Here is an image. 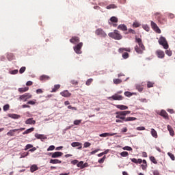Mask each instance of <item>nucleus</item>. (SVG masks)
Returning <instances> with one entry per match:
<instances>
[{
	"instance_id": "1",
	"label": "nucleus",
	"mask_w": 175,
	"mask_h": 175,
	"mask_svg": "<svg viewBox=\"0 0 175 175\" xmlns=\"http://www.w3.org/2000/svg\"><path fill=\"white\" fill-rule=\"evenodd\" d=\"M135 41L137 43H138L139 46H135V51L137 54H142L143 51L146 50V47L144 46V44H143V42L142 41V39L140 38H135Z\"/></svg>"
},
{
	"instance_id": "2",
	"label": "nucleus",
	"mask_w": 175,
	"mask_h": 175,
	"mask_svg": "<svg viewBox=\"0 0 175 175\" xmlns=\"http://www.w3.org/2000/svg\"><path fill=\"white\" fill-rule=\"evenodd\" d=\"M108 36L112 39H115V40H121V39H122V36L118 30H114L113 32L109 33Z\"/></svg>"
},
{
	"instance_id": "3",
	"label": "nucleus",
	"mask_w": 175,
	"mask_h": 175,
	"mask_svg": "<svg viewBox=\"0 0 175 175\" xmlns=\"http://www.w3.org/2000/svg\"><path fill=\"white\" fill-rule=\"evenodd\" d=\"M159 43L161 46H163V49L167 50L169 49V44H167V41H166V38L165 37H161L159 39Z\"/></svg>"
},
{
	"instance_id": "4",
	"label": "nucleus",
	"mask_w": 175,
	"mask_h": 175,
	"mask_svg": "<svg viewBox=\"0 0 175 175\" xmlns=\"http://www.w3.org/2000/svg\"><path fill=\"white\" fill-rule=\"evenodd\" d=\"M32 95L29 93H25L23 95H21L18 98V100H23V102H27L28 99H31Z\"/></svg>"
},
{
	"instance_id": "5",
	"label": "nucleus",
	"mask_w": 175,
	"mask_h": 175,
	"mask_svg": "<svg viewBox=\"0 0 175 175\" xmlns=\"http://www.w3.org/2000/svg\"><path fill=\"white\" fill-rule=\"evenodd\" d=\"M81 47H83V42H79L73 47L74 51L76 54H81Z\"/></svg>"
},
{
	"instance_id": "6",
	"label": "nucleus",
	"mask_w": 175,
	"mask_h": 175,
	"mask_svg": "<svg viewBox=\"0 0 175 175\" xmlns=\"http://www.w3.org/2000/svg\"><path fill=\"white\" fill-rule=\"evenodd\" d=\"M108 99L109 100H122L124 97L121 95H119L118 94H115L113 96L108 97Z\"/></svg>"
},
{
	"instance_id": "7",
	"label": "nucleus",
	"mask_w": 175,
	"mask_h": 175,
	"mask_svg": "<svg viewBox=\"0 0 175 175\" xmlns=\"http://www.w3.org/2000/svg\"><path fill=\"white\" fill-rule=\"evenodd\" d=\"M96 35L100 36V38H106L107 34L101 28L97 29L95 31Z\"/></svg>"
},
{
	"instance_id": "8",
	"label": "nucleus",
	"mask_w": 175,
	"mask_h": 175,
	"mask_svg": "<svg viewBox=\"0 0 175 175\" xmlns=\"http://www.w3.org/2000/svg\"><path fill=\"white\" fill-rule=\"evenodd\" d=\"M150 25L152 28V29L157 32V33H161V29L158 27L157 23H155L154 21L150 22Z\"/></svg>"
},
{
	"instance_id": "9",
	"label": "nucleus",
	"mask_w": 175,
	"mask_h": 175,
	"mask_svg": "<svg viewBox=\"0 0 175 175\" xmlns=\"http://www.w3.org/2000/svg\"><path fill=\"white\" fill-rule=\"evenodd\" d=\"M116 118H119V120H122V121H125L126 118L123 111H118L116 113Z\"/></svg>"
},
{
	"instance_id": "10",
	"label": "nucleus",
	"mask_w": 175,
	"mask_h": 175,
	"mask_svg": "<svg viewBox=\"0 0 175 175\" xmlns=\"http://www.w3.org/2000/svg\"><path fill=\"white\" fill-rule=\"evenodd\" d=\"M155 54L157 55L158 58H165V52H163L162 50L159 49L156 51Z\"/></svg>"
},
{
	"instance_id": "11",
	"label": "nucleus",
	"mask_w": 175,
	"mask_h": 175,
	"mask_svg": "<svg viewBox=\"0 0 175 175\" xmlns=\"http://www.w3.org/2000/svg\"><path fill=\"white\" fill-rule=\"evenodd\" d=\"M51 155V158H59V157H62L64 153L62 152H55L53 153H50Z\"/></svg>"
},
{
	"instance_id": "12",
	"label": "nucleus",
	"mask_w": 175,
	"mask_h": 175,
	"mask_svg": "<svg viewBox=\"0 0 175 175\" xmlns=\"http://www.w3.org/2000/svg\"><path fill=\"white\" fill-rule=\"evenodd\" d=\"M70 43H72L73 44H76L80 42V38L77 36H73L72 38L70 40Z\"/></svg>"
},
{
	"instance_id": "13",
	"label": "nucleus",
	"mask_w": 175,
	"mask_h": 175,
	"mask_svg": "<svg viewBox=\"0 0 175 175\" xmlns=\"http://www.w3.org/2000/svg\"><path fill=\"white\" fill-rule=\"evenodd\" d=\"M25 124L27 125H35V124H36V121L34 120L33 118H30L25 121Z\"/></svg>"
},
{
	"instance_id": "14",
	"label": "nucleus",
	"mask_w": 175,
	"mask_h": 175,
	"mask_svg": "<svg viewBox=\"0 0 175 175\" xmlns=\"http://www.w3.org/2000/svg\"><path fill=\"white\" fill-rule=\"evenodd\" d=\"M60 95H62V96H64V98H69L72 95V94L68 90H64L60 93Z\"/></svg>"
},
{
	"instance_id": "15",
	"label": "nucleus",
	"mask_w": 175,
	"mask_h": 175,
	"mask_svg": "<svg viewBox=\"0 0 175 175\" xmlns=\"http://www.w3.org/2000/svg\"><path fill=\"white\" fill-rule=\"evenodd\" d=\"M160 116L161 117H163L165 120H169V115L167 114V112L166 111L162 109L160 112Z\"/></svg>"
},
{
	"instance_id": "16",
	"label": "nucleus",
	"mask_w": 175,
	"mask_h": 175,
	"mask_svg": "<svg viewBox=\"0 0 175 175\" xmlns=\"http://www.w3.org/2000/svg\"><path fill=\"white\" fill-rule=\"evenodd\" d=\"M117 135V133H104L100 134V137H107V136H114Z\"/></svg>"
},
{
	"instance_id": "17",
	"label": "nucleus",
	"mask_w": 175,
	"mask_h": 175,
	"mask_svg": "<svg viewBox=\"0 0 175 175\" xmlns=\"http://www.w3.org/2000/svg\"><path fill=\"white\" fill-rule=\"evenodd\" d=\"M115 107L120 109V110H126L128 109V106L124 105H116Z\"/></svg>"
},
{
	"instance_id": "18",
	"label": "nucleus",
	"mask_w": 175,
	"mask_h": 175,
	"mask_svg": "<svg viewBox=\"0 0 175 175\" xmlns=\"http://www.w3.org/2000/svg\"><path fill=\"white\" fill-rule=\"evenodd\" d=\"M40 81H47V80H50V77L49 75H41L40 77Z\"/></svg>"
},
{
	"instance_id": "19",
	"label": "nucleus",
	"mask_w": 175,
	"mask_h": 175,
	"mask_svg": "<svg viewBox=\"0 0 175 175\" xmlns=\"http://www.w3.org/2000/svg\"><path fill=\"white\" fill-rule=\"evenodd\" d=\"M71 146H72V147H79L78 150H81V148L83 147V146H81V143H80V142H72L71 144Z\"/></svg>"
},
{
	"instance_id": "20",
	"label": "nucleus",
	"mask_w": 175,
	"mask_h": 175,
	"mask_svg": "<svg viewBox=\"0 0 175 175\" xmlns=\"http://www.w3.org/2000/svg\"><path fill=\"white\" fill-rule=\"evenodd\" d=\"M36 170H39V167L36 165H33L30 167V172L31 173H33L34 172H36Z\"/></svg>"
},
{
	"instance_id": "21",
	"label": "nucleus",
	"mask_w": 175,
	"mask_h": 175,
	"mask_svg": "<svg viewBox=\"0 0 175 175\" xmlns=\"http://www.w3.org/2000/svg\"><path fill=\"white\" fill-rule=\"evenodd\" d=\"M152 136L154 137V139H158V133H157V131L154 129H151V132H150Z\"/></svg>"
},
{
	"instance_id": "22",
	"label": "nucleus",
	"mask_w": 175,
	"mask_h": 175,
	"mask_svg": "<svg viewBox=\"0 0 175 175\" xmlns=\"http://www.w3.org/2000/svg\"><path fill=\"white\" fill-rule=\"evenodd\" d=\"M167 130L170 132V136H174V130H173V128H172V126L167 125Z\"/></svg>"
},
{
	"instance_id": "23",
	"label": "nucleus",
	"mask_w": 175,
	"mask_h": 175,
	"mask_svg": "<svg viewBox=\"0 0 175 175\" xmlns=\"http://www.w3.org/2000/svg\"><path fill=\"white\" fill-rule=\"evenodd\" d=\"M35 137H36V139H41V140H44V139H47L46 137L44 136L42 134H38V133L35 134Z\"/></svg>"
},
{
	"instance_id": "24",
	"label": "nucleus",
	"mask_w": 175,
	"mask_h": 175,
	"mask_svg": "<svg viewBox=\"0 0 175 175\" xmlns=\"http://www.w3.org/2000/svg\"><path fill=\"white\" fill-rule=\"evenodd\" d=\"M28 90H29V88L26 87V88H21L18 89V92H20L21 94H23V92H27V91H28Z\"/></svg>"
},
{
	"instance_id": "25",
	"label": "nucleus",
	"mask_w": 175,
	"mask_h": 175,
	"mask_svg": "<svg viewBox=\"0 0 175 175\" xmlns=\"http://www.w3.org/2000/svg\"><path fill=\"white\" fill-rule=\"evenodd\" d=\"M124 51H127L128 53H131V48H120L118 49L119 53H123Z\"/></svg>"
},
{
	"instance_id": "26",
	"label": "nucleus",
	"mask_w": 175,
	"mask_h": 175,
	"mask_svg": "<svg viewBox=\"0 0 175 175\" xmlns=\"http://www.w3.org/2000/svg\"><path fill=\"white\" fill-rule=\"evenodd\" d=\"M131 162H133V163H142L143 160L142 159H131Z\"/></svg>"
},
{
	"instance_id": "27",
	"label": "nucleus",
	"mask_w": 175,
	"mask_h": 175,
	"mask_svg": "<svg viewBox=\"0 0 175 175\" xmlns=\"http://www.w3.org/2000/svg\"><path fill=\"white\" fill-rule=\"evenodd\" d=\"M118 29H120V31H127L128 28L126 27V25H120L118 27Z\"/></svg>"
},
{
	"instance_id": "28",
	"label": "nucleus",
	"mask_w": 175,
	"mask_h": 175,
	"mask_svg": "<svg viewBox=\"0 0 175 175\" xmlns=\"http://www.w3.org/2000/svg\"><path fill=\"white\" fill-rule=\"evenodd\" d=\"M50 163H53V165H56L57 163H62V161L59 159H51Z\"/></svg>"
},
{
	"instance_id": "29",
	"label": "nucleus",
	"mask_w": 175,
	"mask_h": 175,
	"mask_svg": "<svg viewBox=\"0 0 175 175\" xmlns=\"http://www.w3.org/2000/svg\"><path fill=\"white\" fill-rule=\"evenodd\" d=\"M61 88V85H55L51 92H57Z\"/></svg>"
},
{
	"instance_id": "30",
	"label": "nucleus",
	"mask_w": 175,
	"mask_h": 175,
	"mask_svg": "<svg viewBox=\"0 0 175 175\" xmlns=\"http://www.w3.org/2000/svg\"><path fill=\"white\" fill-rule=\"evenodd\" d=\"M35 131V129L31 127L30 129H27L25 132L23 133V135H28V133H31V132H33Z\"/></svg>"
},
{
	"instance_id": "31",
	"label": "nucleus",
	"mask_w": 175,
	"mask_h": 175,
	"mask_svg": "<svg viewBox=\"0 0 175 175\" xmlns=\"http://www.w3.org/2000/svg\"><path fill=\"white\" fill-rule=\"evenodd\" d=\"M17 131H18V129H13V130H10L8 133V136H14V133L17 132Z\"/></svg>"
},
{
	"instance_id": "32",
	"label": "nucleus",
	"mask_w": 175,
	"mask_h": 175,
	"mask_svg": "<svg viewBox=\"0 0 175 175\" xmlns=\"http://www.w3.org/2000/svg\"><path fill=\"white\" fill-rule=\"evenodd\" d=\"M142 165H141L142 166V170H146V169H147V161L146 160H142Z\"/></svg>"
},
{
	"instance_id": "33",
	"label": "nucleus",
	"mask_w": 175,
	"mask_h": 175,
	"mask_svg": "<svg viewBox=\"0 0 175 175\" xmlns=\"http://www.w3.org/2000/svg\"><path fill=\"white\" fill-rule=\"evenodd\" d=\"M136 120H137V118L135 117H128V118H126L124 121L127 122L128 121H136Z\"/></svg>"
},
{
	"instance_id": "34",
	"label": "nucleus",
	"mask_w": 175,
	"mask_h": 175,
	"mask_svg": "<svg viewBox=\"0 0 175 175\" xmlns=\"http://www.w3.org/2000/svg\"><path fill=\"white\" fill-rule=\"evenodd\" d=\"M77 166L78 167H81V169H84V167H85V165H84V161H80L77 163Z\"/></svg>"
},
{
	"instance_id": "35",
	"label": "nucleus",
	"mask_w": 175,
	"mask_h": 175,
	"mask_svg": "<svg viewBox=\"0 0 175 175\" xmlns=\"http://www.w3.org/2000/svg\"><path fill=\"white\" fill-rule=\"evenodd\" d=\"M106 9H117V5L116 4H110L106 7Z\"/></svg>"
},
{
	"instance_id": "36",
	"label": "nucleus",
	"mask_w": 175,
	"mask_h": 175,
	"mask_svg": "<svg viewBox=\"0 0 175 175\" xmlns=\"http://www.w3.org/2000/svg\"><path fill=\"white\" fill-rule=\"evenodd\" d=\"M113 83H114V84H116V85L121 84V83H122V80H121L120 79H114Z\"/></svg>"
},
{
	"instance_id": "37",
	"label": "nucleus",
	"mask_w": 175,
	"mask_h": 175,
	"mask_svg": "<svg viewBox=\"0 0 175 175\" xmlns=\"http://www.w3.org/2000/svg\"><path fill=\"white\" fill-rule=\"evenodd\" d=\"M150 159L151 162L154 163V165H157V163H158V161H157V159H155V157L154 156H151L150 157Z\"/></svg>"
},
{
	"instance_id": "38",
	"label": "nucleus",
	"mask_w": 175,
	"mask_h": 175,
	"mask_svg": "<svg viewBox=\"0 0 175 175\" xmlns=\"http://www.w3.org/2000/svg\"><path fill=\"white\" fill-rule=\"evenodd\" d=\"M122 58H124V59H128V58H129V53H128L127 52H124L122 55Z\"/></svg>"
},
{
	"instance_id": "39",
	"label": "nucleus",
	"mask_w": 175,
	"mask_h": 175,
	"mask_svg": "<svg viewBox=\"0 0 175 175\" xmlns=\"http://www.w3.org/2000/svg\"><path fill=\"white\" fill-rule=\"evenodd\" d=\"M110 21H111V23H118V18L116 16H112L110 18Z\"/></svg>"
},
{
	"instance_id": "40",
	"label": "nucleus",
	"mask_w": 175,
	"mask_h": 175,
	"mask_svg": "<svg viewBox=\"0 0 175 175\" xmlns=\"http://www.w3.org/2000/svg\"><path fill=\"white\" fill-rule=\"evenodd\" d=\"M92 81H94V79L92 78L88 79L85 82L86 85H91Z\"/></svg>"
},
{
	"instance_id": "41",
	"label": "nucleus",
	"mask_w": 175,
	"mask_h": 175,
	"mask_svg": "<svg viewBox=\"0 0 175 175\" xmlns=\"http://www.w3.org/2000/svg\"><path fill=\"white\" fill-rule=\"evenodd\" d=\"M136 89L139 91V92H142V91L144 90L143 86L140 85H137Z\"/></svg>"
},
{
	"instance_id": "42",
	"label": "nucleus",
	"mask_w": 175,
	"mask_h": 175,
	"mask_svg": "<svg viewBox=\"0 0 175 175\" xmlns=\"http://www.w3.org/2000/svg\"><path fill=\"white\" fill-rule=\"evenodd\" d=\"M33 148V145L27 144V145H26V146L25 148V151H27V150H29V148Z\"/></svg>"
},
{
	"instance_id": "43",
	"label": "nucleus",
	"mask_w": 175,
	"mask_h": 175,
	"mask_svg": "<svg viewBox=\"0 0 175 175\" xmlns=\"http://www.w3.org/2000/svg\"><path fill=\"white\" fill-rule=\"evenodd\" d=\"M154 82L148 81L147 83V87L148 88H151L152 87H154Z\"/></svg>"
},
{
	"instance_id": "44",
	"label": "nucleus",
	"mask_w": 175,
	"mask_h": 175,
	"mask_svg": "<svg viewBox=\"0 0 175 175\" xmlns=\"http://www.w3.org/2000/svg\"><path fill=\"white\" fill-rule=\"evenodd\" d=\"M168 157H170V158H171L172 161H175V157L174 154H173L171 152H168L167 153Z\"/></svg>"
},
{
	"instance_id": "45",
	"label": "nucleus",
	"mask_w": 175,
	"mask_h": 175,
	"mask_svg": "<svg viewBox=\"0 0 175 175\" xmlns=\"http://www.w3.org/2000/svg\"><path fill=\"white\" fill-rule=\"evenodd\" d=\"M10 106L9 105V104H6L5 105L3 106V109L4 111H8V110H9Z\"/></svg>"
},
{
	"instance_id": "46",
	"label": "nucleus",
	"mask_w": 175,
	"mask_h": 175,
	"mask_svg": "<svg viewBox=\"0 0 175 175\" xmlns=\"http://www.w3.org/2000/svg\"><path fill=\"white\" fill-rule=\"evenodd\" d=\"M70 83L72 85H77L79 84V81H76L75 79H72L70 81Z\"/></svg>"
},
{
	"instance_id": "47",
	"label": "nucleus",
	"mask_w": 175,
	"mask_h": 175,
	"mask_svg": "<svg viewBox=\"0 0 175 175\" xmlns=\"http://www.w3.org/2000/svg\"><path fill=\"white\" fill-rule=\"evenodd\" d=\"M26 69L27 68H25V66L21 67V69L19 70V73H21V75H23V73L25 72Z\"/></svg>"
},
{
	"instance_id": "48",
	"label": "nucleus",
	"mask_w": 175,
	"mask_h": 175,
	"mask_svg": "<svg viewBox=\"0 0 175 175\" xmlns=\"http://www.w3.org/2000/svg\"><path fill=\"white\" fill-rule=\"evenodd\" d=\"M120 155L121 157H128V155H129V153H128V152L124 151V152H122L120 153Z\"/></svg>"
},
{
	"instance_id": "49",
	"label": "nucleus",
	"mask_w": 175,
	"mask_h": 175,
	"mask_svg": "<svg viewBox=\"0 0 175 175\" xmlns=\"http://www.w3.org/2000/svg\"><path fill=\"white\" fill-rule=\"evenodd\" d=\"M124 95H125V96H127L128 98H130V96H132V95H133V94H132L130 92H125Z\"/></svg>"
},
{
	"instance_id": "50",
	"label": "nucleus",
	"mask_w": 175,
	"mask_h": 175,
	"mask_svg": "<svg viewBox=\"0 0 175 175\" xmlns=\"http://www.w3.org/2000/svg\"><path fill=\"white\" fill-rule=\"evenodd\" d=\"M106 160V156H104L103 158L98 160V163H103Z\"/></svg>"
},
{
	"instance_id": "51",
	"label": "nucleus",
	"mask_w": 175,
	"mask_h": 175,
	"mask_svg": "<svg viewBox=\"0 0 175 175\" xmlns=\"http://www.w3.org/2000/svg\"><path fill=\"white\" fill-rule=\"evenodd\" d=\"M55 149V146H54L53 145L50 146L48 149L47 151H53Z\"/></svg>"
},
{
	"instance_id": "52",
	"label": "nucleus",
	"mask_w": 175,
	"mask_h": 175,
	"mask_svg": "<svg viewBox=\"0 0 175 175\" xmlns=\"http://www.w3.org/2000/svg\"><path fill=\"white\" fill-rule=\"evenodd\" d=\"M165 54H166L167 55H168V57H172V51H170V50H166V51H165Z\"/></svg>"
},
{
	"instance_id": "53",
	"label": "nucleus",
	"mask_w": 175,
	"mask_h": 175,
	"mask_svg": "<svg viewBox=\"0 0 175 175\" xmlns=\"http://www.w3.org/2000/svg\"><path fill=\"white\" fill-rule=\"evenodd\" d=\"M145 31H146L147 32H148V31H150V27H148V25H144L142 27Z\"/></svg>"
},
{
	"instance_id": "54",
	"label": "nucleus",
	"mask_w": 175,
	"mask_h": 175,
	"mask_svg": "<svg viewBox=\"0 0 175 175\" xmlns=\"http://www.w3.org/2000/svg\"><path fill=\"white\" fill-rule=\"evenodd\" d=\"M123 150H126V151H132V147L125 146V147L123 148Z\"/></svg>"
},
{
	"instance_id": "55",
	"label": "nucleus",
	"mask_w": 175,
	"mask_h": 175,
	"mask_svg": "<svg viewBox=\"0 0 175 175\" xmlns=\"http://www.w3.org/2000/svg\"><path fill=\"white\" fill-rule=\"evenodd\" d=\"M137 131H146V127L144 126H139V127H137Z\"/></svg>"
},
{
	"instance_id": "56",
	"label": "nucleus",
	"mask_w": 175,
	"mask_h": 175,
	"mask_svg": "<svg viewBox=\"0 0 175 175\" xmlns=\"http://www.w3.org/2000/svg\"><path fill=\"white\" fill-rule=\"evenodd\" d=\"M133 27H135V28H139V27H140V23H139L137 22H135L133 23Z\"/></svg>"
},
{
	"instance_id": "57",
	"label": "nucleus",
	"mask_w": 175,
	"mask_h": 175,
	"mask_svg": "<svg viewBox=\"0 0 175 175\" xmlns=\"http://www.w3.org/2000/svg\"><path fill=\"white\" fill-rule=\"evenodd\" d=\"M81 124V120H75L74 125H80Z\"/></svg>"
},
{
	"instance_id": "58",
	"label": "nucleus",
	"mask_w": 175,
	"mask_h": 175,
	"mask_svg": "<svg viewBox=\"0 0 175 175\" xmlns=\"http://www.w3.org/2000/svg\"><path fill=\"white\" fill-rule=\"evenodd\" d=\"M100 149H96L95 150H93L90 152L91 155H94L95 154H96V152H98V151H100Z\"/></svg>"
},
{
	"instance_id": "59",
	"label": "nucleus",
	"mask_w": 175,
	"mask_h": 175,
	"mask_svg": "<svg viewBox=\"0 0 175 175\" xmlns=\"http://www.w3.org/2000/svg\"><path fill=\"white\" fill-rule=\"evenodd\" d=\"M90 146H91V143L90 142H85L84 143V148H87L88 147H90Z\"/></svg>"
},
{
	"instance_id": "60",
	"label": "nucleus",
	"mask_w": 175,
	"mask_h": 175,
	"mask_svg": "<svg viewBox=\"0 0 175 175\" xmlns=\"http://www.w3.org/2000/svg\"><path fill=\"white\" fill-rule=\"evenodd\" d=\"M11 118H18V116L16 114H10L9 116Z\"/></svg>"
},
{
	"instance_id": "61",
	"label": "nucleus",
	"mask_w": 175,
	"mask_h": 175,
	"mask_svg": "<svg viewBox=\"0 0 175 175\" xmlns=\"http://www.w3.org/2000/svg\"><path fill=\"white\" fill-rule=\"evenodd\" d=\"M35 103H36V100L35 101L30 100L27 102V105H35Z\"/></svg>"
},
{
	"instance_id": "62",
	"label": "nucleus",
	"mask_w": 175,
	"mask_h": 175,
	"mask_svg": "<svg viewBox=\"0 0 175 175\" xmlns=\"http://www.w3.org/2000/svg\"><path fill=\"white\" fill-rule=\"evenodd\" d=\"M168 17H169V18H174L175 16L174 14L170 13V14H168Z\"/></svg>"
},
{
	"instance_id": "63",
	"label": "nucleus",
	"mask_w": 175,
	"mask_h": 175,
	"mask_svg": "<svg viewBox=\"0 0 175 175\" xmlns=\"http://www.w3.org/2000/svg\"><path fill=\"white\" fill-rule=\"evenodd\" d=\"M68 109H70L71 110H77V108L75 107H72V105H69L68 107Z\"/></svg>"
},
{
	"instance_id": "64",
	"label": "nucleus",
	"mask_w": 175,
	"mask_h": 175,
	"mask_svg": "<svg viewBox=\"0 0 175 175\" xmlns=\"http://www.w3.org/2000/svg\"><path fill=\"white\" fill-rule=\"evenodd\" d=\"M37 94H43V90L42 89H38L36 90Z\"/></svg>"
}]
</instances>
